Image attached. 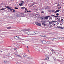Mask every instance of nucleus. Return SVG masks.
<instances>
[{
  "label": "nucleus",
  "mask_w": 64,
  "mask_h": 64,
  "mask_svg": "<svg viewBox=\"0 0 64 64\" xmlns=\"http://www.w3.org/2000/svg\"><path fill=\"white\" fill-rule=\"evenodd\" d=\"M5 7L6 8H7L8 9H10V11H11V12H12V10H13V9L11 8V7L6 6H5Z\"/></svg>",
  "instance_id": "f03ea898"
},
{
  "label": "nucleus",
  "mask_w": 64,
  "mask_h": 64,
  "mask_svg": "<svg viewBox=\"0 0 64 64\" xmlns=\"http://www.w3.org/2000/svg\"><path fill=\"white\" fill-rule=\"evenodd\" d=\"M22 2L21 4H22L23 3V4H24V2L23 1H22Z\"/></svg>",
  "instance_id": "c9c22d12"
},
{
  "label": "nucleus",
  "mask_w": 64,
  "mask_h": 64,
  "mask_svg": "<svg viewBox=\"0 0 64 64\" xmlns=\"http://www.w3.org/2000/svg\"><path fill=\"white\" fill-rule=\"evenodd\" d=\"M25 10L26 11H27V8H25Z\"/></svg>",
  "instance_id": "de8ad7c7"
},
{
  "label": "nucleus",
  "mask_w": 64,
  "mask_h": 64,
  "mask_svg": "<svg viewBox=\"0 0 64 64\" xmlns=\"http://www.w3.org/2000/svg\"><path fill=\"white\" fill-rule=\"evenodd\" d=\"M32 4L34 5H35V4H37L35 2H34L33 3V4Z\"/></svg>",
  "instance_id": "393cba45"
},
{
  "label": "nucleus",
  "mask_w": 64,
  "mask_h": 64,
  "mask_svg": "<svg viewBox=\"0 0 64 64\" xmlns=\"http://www.w3.org/2000/svg\"><path fill=\"white\" fill-rule=\"evenodd\" d=\"M54 17H55L56 18H57L58 17L57 16H55Z\"/></svg>",
  "instance_id": "3c124183"
},
{
  "label": "nucleus",
  "mask_w": 64,
  "mask_h": 64,
  "mask_svg": "<svg viewBox=\"0 0 64 64\" xmlns=\"http://www.w3.org/2000/svg\"><path fill=\"white\" fill-rule=\"evenodd\" d=\"M36 25L37 26H41V24L40 23H37Z\"/></svg>",
  "instance_id": "6e6552de"
},
{
  "label": "nucleus",
  "mask_w": 64,
  "mask_h": 64,
  "mask_svg": "<svg viewBox=\"0 0 64 64\" xmlns=\"http://www.w3.org/2000/svg\"><path fill=\"white\" fill-rule=\"evenodd\" d=\"M36 7V6H34V7Z\"/></svg>",
  "instance_id": "e2e57ef3"
},
{
  "label": "nucleus",
  "mask_w": 64,
  "mask_h": 64,
  "mask_svg": "<svg viewBox=\"0 0 64 64\" xmlns=\"http://www.w3.org/2000/svg\"><path fill=\"white\" fill-rule=\"evenodd\" d=\"M48 11V12H50H50H51V10H49Z\"/></svg>",
  "instance_id": "4d7b16f0"
},
{
  "label": "nucleus",
  "mask_w": 64,
  "mask_h": 64,
  "mask_svg": "<svg viewBox=\"0 0 64 64\" xmlns=\"http://www.w3.org/2000/svg\"><path fill=\"white\" fill-rule=\"evenodd\" d=\"M58 20H60V18H59L58 19Z\"/></svg>",
  "instance_id": "680f3d73"
},
{
  "label": "nucleus",
  "mask_w": 64,
  "mask_h": 64,
  "mask_svg": "<svg viewBox=\"0 0 64 64\" xmlns=\"http://www.w3.org/2000/svg\"><path fill=\"white\" fill-rule=\"evenodd\" d=\"M64 20L63 19H62L61 20V21H63Z\"/></svg>",
  "instance_id": "864d4df0"
},
{
  "label": "nucleus",
  "mask_w": 64,
  "mask_h": 64,
  "mask_svg": "<svg viewBox=\"0 0 64 64\" xmlns=\"http://www.w3.org/2000/svg\"><path fill=\"white\" fill-rule=\"evenodd\" d=\"M14 9L15 10H18V8H16V7H15L14 8Z\"/></svg>",
  "instance_id": "cd10ccee"
},
{
  "label": "nucleus",
  "mask_w": 64,
  "mask_h": 64,
  "mask_svg": "<svg viewBox=\"0 0 64 64\" xmlns=\"http://www.w3.org/2000/svg\"><path fill=\"white\" fill-rule=\"evenodd\" d=\"M46 44H50V42L48 41L47 42H46Z\"/></svg>",
  "instance_id": "aec40b11"
},
{
  "label": "nucleus",
  "mask_w": 64,
  "mask_h": 64,
  "mask_svg": "<svg viewBox=\"0 0 64 64\" xmlns=\"http://www.w3.org/2000/svg\"><path fill=\"white\" fill-rule=\"evenodd\" d=\"M4 8V10H6V9H6V8Z\"/></svg>",
  "instance_id": "13d9d810"
},
{
  "label": "nucleus",
  "mask_w": 64,
  "mask_h": 64,
  "mask_svg": "<svg viewBox=\"0 0 64 64\" xmlns=\"http://www.w3.org/2000/svg\"><path fill=\"white\" fill-rule=\"evenodd\" d=\"M56 55H59V54H59V53H58V52H56Z\"/></svg>",
  "instance_id": "f704fd0d"
},
{
  "label": "nucleus",
  "mask_w": 64,
  "mask_h": 64,
  "mask_svg": "<svg viewBox=\"0 0 64 64\" xmlns=\"http://www.w3.org/2000/svg\"><path fill=\"white\" fill-rule=\"evenodd\" d=\"M53 24V22H50L49 23V24Z\"/></svg>",
  "instance_id": "7c9ffc66"
},
{
  "label": "nucleus",
  "mask_w": 64,
  "mask_h": 64,
  "mask_svg": "<svg viewBox=\"0 0 64 64\" xmlns=\"http://www.w3.org/2000/svg\"><path fill=\"white\" fill-rule=\"evenodd\" d=\"M45 57H48V55H46L45 56Z\"/></svg>",
  "instance_id": "c03bdc74"
},
{
  "label": "nucleus",
  "mask_w": 64,
  "mask_h": 64,
  "mask_svg": "<svg viewBox=\"0 0 64 64\" xmlns=\"http://www.w3.org/2000/svg\"><path fill=\"white\" fill-rule=\"evenodd\" d=\"M52 54H53V52H50V55H52Z\"/></svg>",
  "instance_id": "bb28decb"
},
{
  "label": "nucleus",
  "mask_w": 64,
  "mask_h": 64,
  "mask_svg": "<svg viewBox=\"0 0 64 64\" xmlns=\"http://www.w3.org/2000/svg\"><path fill=\"white\" fill-rule=\"evenodd\" d=\"M26 34L28 35H30V31L26 32Z\"/></svg>",
  "instance_id": "ddd939ff"
},
{
  "label": "nucleus",
  "mask_w": 64,
  "mask_h": 64,
  "mask_svg": "<svg viewBox=\"0 0 64 64\" xmlns=\"http://www.w3.org/2000/svg\"><path fill=\"white\" fill-rule=\"evenodd\" d=\"M42 13H44V12L43 11H42Z\"/></svg>",
  "instance_id": "09e8293b"
},
{
  "label": "nucleus",
  "mask_w": 64,
  "mask_h": 64,
  "mask_svg": "<svg viewBox=\"0 0 64 64\" xmlns=\"http://www.w3.org/2000/svg\"><path fill=\"white\" fill-rule=\"evenodd\" d=\"M11 28H12V27H8L7 28V29H11Z\"/></svg>",
  "instance_id": "412c9836"
},
{
  "label": "nucleus",
  "mask_w": 64,
  "mask_h": 64,
  "mask_svg": "<svg viewBox=\"0 0 64 64\" xmlns=\"http://www.w3.org/2000/svg\"><path fill=\"white\" fill-rule=\"evenodd\" d=\"M57 40L56 38H54L52 40V41H56Z\"/></svg>",
  "instance_id": "f3484780"
},
{
  "label": "nucleus",
  "mask_w": 64,
  "mask_h": 64,
  "mask_svg": "<svg viewBox=\"0 0 64 64\" xmlns=\"http://www.w3.org/2000/svg\"><path fill=\"white\" fill-rule=\"evenodd\" d=\"M9 54L10 56H12V53H10Z\"/></svg>",
  "instance_id": "4be33fe9"
},
{
  "label": "nucleus",
  "mask_w": 64,
  "mask_h": 64,
  "mask_svg": "<svg viewBox=\"0 0 64 64\" xmlns=\"http://www.w3.org/2000/svg\"><path fill=\"white\" fill-rule=\"evenodd\" d=\"M4 63L5 64H8V62L7 61H5L4 62Z\"/></svg>",
  "instance_id": "6ab92c4d"
},
{
  "label": "nucleus",
  "mask_w": 64,
  "mask_h": 64,
  "mask_svg": "<svg viewBox=\"0 0 64 64\" xmlns=\"http://www.w3.org/2000/svg\"><path fill=\"white\" fill-rule=\"evenodd\" d=\"M62 37H60L59 38V39L60 40L62 39Z\"/></svg>",
  "instance_id": "a18cd8bd"
},
{
  "label": "nucleus",
  "mask_w": 64,
  "mask_h": 64,
  "mask_svg": "<svg viewBox=\"0 0 64 64\" xmlns=\"http://www.w3.org/2000/svg\"><path fill=\"white\" fill-rule=\"evenodd\" d=\"M14 50H17V48L15 49V48L14 49Z\"/></svg>",
  "instance_id": "052dcab7"
},
{
  "label": "nucleus",
  "mask_w": 64,
  "mask_h": 64,
  "mask_svg": "<svg viewBox=\"0 0 64 64\" xmlns=\"http://www.w3.org/2000/svg\"><path fill=\"white\" fill-rule=\"evenodd\" d=\"M51 51H53V49H51Z\"/></svg>",
  "instance_id": "6e6d98bb"
},
{
  "label": "nucleus",
  "mask_w": 64,
  "mask_h": 64,
  "mask_svg": "<svg viewBox=\"0 0 64 64\" xmlns=\"http://www.w3.org/2000/svg\"><path fill=\"white\" fill-rule=\"evenodd\" d=\"M50 17H51V16H46L44 18V19L46 20H48V18H49Z\"/></svg>",
  "instance_id": "20e7f679"
},
{
  "label": "nucleus",
  "mask_w": 64,
  "mask_h": 64,
  "mask_svg": "<svg viewBox=\"0 0 64 64\" xmlns=\"http://www.w3.org/2000/svg\"><path fill=\"white\" fill-rule=\"evenodd\" d=\"M55 16L54 15H52V16H51V17H52V16H54V17H55Z\"/></svg>",
  "instance_id": "37998d69"
},
{
  "label": "nucleus",
  "mask_w": 64,
  "mask_h": 64,
  "mask_svg": "<svg viewBox=\"0 0 64 64\" xmlns=\"http://www.w3.org/2000/svg\"><path fill=\"white\" fill-rule=\"evenodd\" d=\"M26 12L28 13V10L27 11L26 10Z\"/></svg>",
  "instance_id": "69168bd1"
},
{
  "label": "nucleus",
  "mask_w": 64,
  "mask_h": 64,
  "mask_svg": "<svg viewBox=\"0 0 64 64\" xmlns=\"http://www.w3.org/2000/svg\"><path fill=\"white\" fill-rule=\"evenodd\" d=\"M55 11V10H52V12L53 13H54V12Z\"/></svg>",
  "instance_id": "473e14b6"
},
{
  "label": "nucleus",
  "mask_w": 64,
  "mask_h": 64,
  "mask_svg": "<svg viewBox=\"0 0 64 64\" xmlns=\"http://www.w3.org/2000/svg\"><path fill=\"white\" fill-rule=\"evenodd\" d=\"M16 64H18V62H16Z\"/></svg>",
  "instance_id": "0e129e2a"
},
{
  "label": "nucleus",
  "mask_w": 64,
  "mask_h": 64,
  "mask_svg": "<svg viewBox=\"0 0 64 64\" xmlns=\"http://www.w3.org/2000/svg\"><path fill=\"white\" fill-rule=\"evenodd\" d=\"M20 14H18L16 15L17 17H21V16H20Z\"/></svg>",
  "instance_id": "4468645a"
},
{
  "label": "nucleus",
  "mask_w": 64,
  "mask_h": 64,
  "mask_svg": "<svg viewBox=\"0 0 64 64\" xmlns=\"http://www.w3.org/2000/svg\"><path fill=\"white\" fill-rule=\"evenodd\" d=\"M30 35H34V32L33 31H30Z\"/></svg>",
  "instance_id": "39448f33"
},
{
  "label": "nucleus",
  "mask_w": 64,
  "mask_h": 64,
  "mask_svg": "<svg viewBox=\"0 0 64 64\" xmlns=\"http://www.w3.org/2000/svg\"><path fill=\"white\" fill-rule=\"evenodd\" d=\"M13 12H15V10H13V11H12Z\"/></svg>",
  "instance_id": "ea45409f"
},
{
  "label": "nucleus",
  "mask_w": 64,
  "mask_h": 64,
  "mask_svg": "<svg viewBox=\"0 0 64 64\" xmlns=\"http://www.w3.org/2000/svg\"><path fill=\"white\" fill-rule=\"evenodd\" d=\"M42 43L43 44H46V42L45 41H43L42 42Z\"/></svg>",
  "instance_id": "0eeeda50"
},
{
  "label": "nucleus",
  "mask_w": 64,
  "mask_h": 64,
  "mask_svg": "<svg viewBox=\"0 0 64 64\" xmlns=\"http://www.w3.org/2000/svg\"><path fill=\"white\" fill-rule=\"evenodd\" d=\"M34 33L36 34H38V32L36 31H34Z\"/></svg>",
  "instance_id": "5701e85b"
},
{
  "label": "nucleus",
  "mask_w": 64,
  "mask_h": 64,
  "mask_svg": "<svg viewBox=\"0 0 64 64\" xmlns=\"http://www.w3.org/2000/svg\"><path fill=\"white\" fill-rule=\"evenodd\" d=\"M15 55L17 56V57H20V58H22V57H21L19 55L16 54H15Z\"/></svg>",
  "instance_id": "1a4fd4ad"
},
{
  "label": "nucleus",
  "mask_w": 64,
  "mask_h": 64,
  "mask_svg": "<svg viewBox=\"0 0 64 64\" xmlns=\"http://www.w3.org/2000/svg\"><path fill=\"white\" fill-rule=\"evenodd\" d=\"M25 7H24V8L23 7L22 8H21V9H25Z\"/></svg>",
  "instance_id": "e433bc0d"
},
{
  "label": "nucleus",
  "mask_w": 64,
  "mask_h": 64,
  "mask_svg": "<svg viewBox=\"0 0 64 64\" xmlns=\"http://www.w3.org/2000/svg\"><path fill=\"white\" fill-rule=\"evenodd\" d=\"M6 56H8V57H9V56H9V54H8L7 55H6Z\"/></svg>",
  "instance_id": "a19ab883"
},
{
  "label": "nucleus",
  "mask_w": 64,
  "mask_h": 64,
  "mask_svg": "<svg viewBox=\"0 0 64 64\" xmlns=\"http://www.w3.org/2000/svg\"><path fill=\"white\" fill-rule=\"evenodd\" d=\"M49 59V58L48 57V58H46L45 59V60H47V61H48Z\"/></svg>",
  "instance_id": "2eb2a0df"
},
{
  "label": "nucleus",
  "mask_w": 64,
  "mask_h": 64,
  "mask_svg": "<svg viewBox=\"0 0 64 64\" xmlns=\"http://www.w3.org/2000/svg\"><path fill=\"white\" fill-rule=\"evenodd\" d=\"M22 56H23V57H24V58H28L30 59H32V58H31L30 56H28L24 55Z\"/></svg>",
  "instance_id": "f257e3e1"
},
{
  "label": "nucleus",
  "mask_w": 64,
  "mask_h": 64,
  "mask_svg": "<svg viewBox=\"0 0 64 64\" xmlns=\"http://www.w3.org/2000/svg\"><path fill=\"white\" fill-rule=\"evenodd\" d=\"M41 22L42 23H45V22H46L45 21H41Z\"/></svg>",
  "instance_id": "a878e982"
},
{
  "label": "nucleus",
  "mask_w": 64,
  "mask_h": 64,
  "mask_svg": "<svg viewBox=\"0 0 64 64\" xmlns=\"http://www.w3.org/2000/svg\"><path fill=\"white\" fill-rule=\"evenodd\" d=\"M52 23H56L57 22H54V21H52Z\"/></svg>",
  "instance_id": "2f4dec72"
},
{
  "label": "nucleus",
  "mask_w": 64,
  "mask_h": 64,
  "mask_svg": "<svg viewBox=\"0 0 64 64\" xmlns=\"http://www.w3.org/2000/svg\"><path fill=\"white\" fill-rule=\"evenodd\" d=\"M42 25H43V26H44V27H45L46 26H47V25L46 24L44 23H42Z\"/></svg>",
  "instance_id": "9d476101"
},
{
  "label": "nucleus",
  "mask_w": 64,
  "mask_h": 64,
  "mask_svg": "<svg viewBox=\"0 0 64 64\" xmlns=\"http://www.w3.org/2000/svg\"><path fill=\"white\" fill-rule=\"evenodd\" d=\"M58 28V29H63V28L61 27V26H57Z\"/></svg>",
  "instance_id": "f8f14e48"
},
{
  "label": "nucleus",
  "mask_w": 64,
  "mask_h": 64,
  "mask_svg": "<svg viewBox=\"0 0 64 64\" xmlns=\"http://www.w3.org/2000/svg\"><path fill=\"white\" fill-rule=\"evenodd\" d=\"M39 51L40 52H41V51H42V48L40 49Z\"/></svg>",
  "instance_id": "c756f323"
},
{
  "label": "nucleus",
  "mask_w": 64,
  "mask_h": 64,
  "mask_svg": "<svg viewBox=\"0 0 64 64\" xmlns=\"http://www.w3.org/2000/svg\"><path fill=\"white\" fill-rule=\"evenodd\" d=\"M36 16H38V14H36Z\"/></svg>",
  "instance_id": "774afa93"
},
{
  "label": "nucleus",
  "mask_w": 64,
  "mask_h": 64,
  "mask_svg": "<svg viewBox=\"0 0 64 64\" xmlns=\"http://www.w3.org/2000/svg\"><path fill=\"white\" fill-rule=\"evenodd\" d=\"M52 52H54V53H55V51H54V50H53Z\"/></svg>",
  "instance_id": "8fccbe9b"
},
{
  "label": "nucleus",
  "mask_w": 64,
  "mask_h": 64,
  "mask_svg": "<svg viewBox=\"0 0 64 64\" xmlns=\"http://www.w3.org/2000/svg\"><path fill=\"white\" fill-rule=\"evenodd\" d=\"M40 36L42 37H46V35H42Z\"/></svg>",
  "instance_id": "9b49d317"
},
{
  "label": "nucleus",
  "mask_w": 64,
  "mask_h": 64,
  "mask_svg": "<svg viewBox=\"0 0 64 64\" xmlns=\"http://www.w3.org/2000/svg\"><path fill=\"white\" fill-rule=\"evenodd\" d=\"M60 11V10H57L56 12H55V13H57V12H59Z\"/></svg>",
  "instance_id": "dca6fc26"
},
{
  "label": "nucleus",
  "mask_w": 64,
  "mask_h": 64,
  "mask_svg": "<svg viewBox=\"0 0 64 64\" xmlns=\"http://www.w3.org/2000/svg\"><path fill=\"white\" fill-rule=\"evenodd\" d=\"M56 15L58 16H59V14L58 13H57L56 14Z\"/></svg>",
  "instance_id": "72a5a7b5"
},
{
  "label": "nucleus",
  "mask_w": 64,
  "mask_h": 64,
  "mask_svg": "<svg viewBox=\"0 0 64 64\" xmlns=\"http://www.w3.org/2000/svg\"><path fill=\"white\" fill-rule=\"evenodd\" d=\"M34 5L33 4H32L31 6V7H32V6H33Z\"/></svg>",
  "instance_id": "79ce46f5"
},
{
  "label": "nucleus",
  "mask_w": 64,
  "mask_h": 64,
  "mask_svg": "<svg viewBox=\"0 0 64 64\" xmlns=\"http://www.w3.org/2000/svg\"><path fill=\"white\" fill-rule=\"evenodd\" d=\"M50 27H52V26H50Z\"/></svg>",
  "instance_id": "338daca9"
},
{
  "label": "nucleus",
  "mask_w": 64,
  "mask_h": 64,
  "mask_svg": "<svg viewBox=\"0 0 64 64\" xmlns=\"http://www.w3.org/2000/svg\"><path fill=\"white\" fill-rule=\"evenodd\" d=\"M49 19H51V20H52V18H51V17H50L49 18Z\"/></svg>",
  "instance_id": "58836bf2"
},
{
  "label": "nucleus",
  "mask_w": 64,
  "mask_h": 64,
  "mask_svg": "<svg viewBox=\"0 0 64 64\" xmlns=\"http://www.w3.org/2000/svg\"><path fill=\"white\" fill-rule=\"evenodd\" d=\"M60 6V5L59 4H58V5H57V6Z\"/></svg>",
  "instance_id": "bf43d9fd"
},
{
  "label": "nucleus",
  "mask_w": 64,
  "mask_h": 64,
  "mask_svg": "<svg viewBox=\"0 0 64 64\" xmlns=\"http://www.w3.org/2000/svg\"><path fill=\"white\" fill-rule=\"evenodd\" d=\"M31 12V11L29 10V11H28V12L29 13V12Z\"/></svg>",
  "instance_id": "5fc2aeb1"
},
{
  "label": "nucleus",
  "mask_w": 64,
  "mask_h": 64,
  "mask_svg": "<svg viewBox=\"0 0 64 64\" xmlns=\"http://www.w3.org/2000/svg\"><path fill=\"white\" fill-rule=\"evenodd\" d=\"M38 49V50H39V47H38V46H37L35 48H34V49Z\"/></svg>",
  "instance_id": "a211bd4d"
},
{
  "label": "nucleus",
  "mask_w": 64,
  "mask_h": 64,
  "mask_svg": "<svg viewBox=\"0 0 64 64\" xmlns=\"http://www.w3.org/2000/svg\"><path fill=\"white\" fill-rule=\"evenodd\" d=\"M0 52H3L1 50H0Z\"/></svg>",
  "instance_id": "603ef678"
},
{
  "label": "nucleus",
  "mask_w": 64,
  "mask_h": 64,
  "mask_svg": "<svg viewBox=\"0 0 64 64\" xmlns=\"http://www.w3.org/2000/svg\"><path fill=\"white\" fill-rule=\"evenodd\" d=\"M44 17H41V19H42V20H43V19H44Z\"/></svg>",
  "instance_id": "c85d7f7f"
},
{
  "label": "nucleus",
  "mask_w": 64,
  "mask_h": 64,
  "mask_svg": "<svg viewBox=\"0 0 64 64\" xmlns=\"http://www.w3.org/2000/svg\"><path fill=\"white\" fill-rule=\"evenodd\" d=\"M19 36H16L14 37V38L16 40H18L19 38Z\"/></svg>",
  "instance_id": "423d86ee"
},
{
  "label": "nucleus",
  "mask_w": 64,
  "mask_h": 64,
  "mask_svg": "<svg viewBox=\"0 0 64 64\" xmlns=\"http://www.w3.org/2000/svg\"><path fill=\"white\" fill-rule=\"evenodd\" d=\"M30 30H21V32H26V31H30Z\"/></svg>",
  "instance_id": "7ed1b4c3"
},
{
  "label": "nucleus",
  "mask_w": 64,
  "mask_h": 64,
  "mask_svg": "<svg viewBox=\"0 0 64 64\" xmlns=\"http://www.w3.org/2000/svg\"><path fill=\"white\" fill-rule=\"evenodd\" d=\"M1 10H4V8L1 9Z\"/></svg>",
  "instance_id": "4c0bfd02"
},
{
  "label": "nucleus",
  "mask_w": 64,
  "mask_h": 64,
  "mask_svg": "<svg viewBox=\"0 0 64 64\" xmlns=\"http://www.w3.org/2000/svg\"><path fill=\"white\" fill-rule=\"evenodd\" d=\"M23 5V3H22V4H19V5L20 6H22Z\"/></svg>",
  "instance_id": "b1692460"
},
{
  "label": "nucleus",
  "mask_w": 64,
  "mask_h": 64,
  "mask_svg": "<svg viewBox=\"0 0 64 64\" xmlns=\"http://www.w3.org/2000/svg\"><path fill=\"white\" fill-rule=\"evenodd\" d=\"M62 40H63L64 39V38H63V37H62Z\"/></svg>",
  "instance_id": "49530a36"
}]
</instances>
